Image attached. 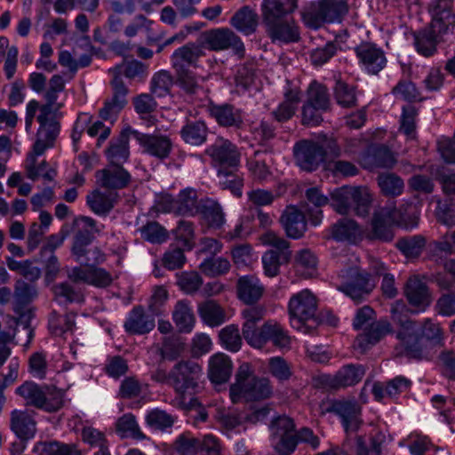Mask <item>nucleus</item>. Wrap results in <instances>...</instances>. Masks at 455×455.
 <instances>
[{
  "mask_svg": "<svg viewBox=\"0 0 455 455\" xmlns=\"http://www.w3.org/2000/svg\"><path fill=\"white\" fill-rule=\"evenodd\" d=\"M411 312L403 300H397L391 307V318L398 326L396 338L406 355L410 357L420 358L422 354L421 337L437 344L442 340V331L439 325L433 323L431 319H426L421 326V335L419 334L417 322L409 316V313Z\"/></svg>",
  "mask_w": 455,
  "mask_h": 455,
  "instance_id": "1",
  "label": "nucleus"
},
{
  "mask_svg": "<svg viewBox=\"0 0 455 455\" xmlns=\"http://www.w3.org/2000/svg\"><path fill=\"white\" fill-rule=\"evenodd\" d=\"M265 314V308L261 306L250 307L243 310L244 323L242 332L245 341L252 347L260 349L268 341L279 348L290 347L291 339L283 328L277 323L267 322L260 328L257 323Z\"/></svg>",
  "mask_w": 455,
  "mask_h": 455,
  "instance_id": "2",
  "label": "nucleus"
},
{
  "mask_svg": "<svg viewBox=\"0 0 455 455\" xmlns=\"http://www.w3.org/2000/svg\"><path fill=\"white\" fill-rule=\"evenodd\" d=\"M273 394L270 381L253 374L249 363L241 364L235 373V381L230 386L229 396L233 403L268 399Z\"/></svg>",
  "mask_w": 455,
  "mask_h": 455,
  "instance_id": "3",
  "label": "nucleus"
},
{
  "mask_svg": "<svg viewBox=\"0 0 455 455\" xmlns=\"http://www.w3.org/2000/svg\"><path fill=\"white\" fill-rule=\"evenodd\" d=\"M295 163L302 170L313 172L323 164L328 156L338 157L340 148L332 138L324 137L321 141L303 140L293 148Z\"/></svg>",
  "mask_w": 455,
  "mask_h": 455,
  "instance_id": "4",
  "label": "nucleus"
},
{
  "mask_svg": "<svg viewBox=\"0 0 455 455\" xmlns=\"http://www.w3.org/2000/svg\"><path fill=\"white\" fill-rule=\"evenodd\" d=\"M411 204L403 205L400 208L384 206L376 210L371 219V232L374 238L388 242L394 237L391 227L393 225L404 228L413 227L417 224L415 219L411 220L407 212Z\"/></svg>",
  "mask_w": 455,
  "mask_h": 455,
  "instance_id": "5",
  "label": "nucleus"
},
{
  "mask_svg": "<svg viewBox=\"0 0 455 455\" xmlns=\"http://www.w3.org/2000/svg\"><path fill=\"white\" fill-rule=\"evenodd\" d=\"M16 394L25 401L26 405L49 413L56 412L63 406V393L53 387L25 381L17 387Z\"/></svg>",
  "mask_w": 455,
  "mask_h": 455,
  "instance_id": "6",
  "label": "nucleus"
},
{
  "mask_svg": "<svg viewBox=\"0 0 455 455\" xmlns=\"http://www.w3.org/2000/svg\"><path fill=\"white\" fill-rule=\"evenodd\" d=\"M339 277L340 284L338 289L356 303L370 295L376 287V282L371 275L358 266L341 269Z\"/></svg>",
  "mask_w": 455,
  "mask_h": 455,
  "instance_id": "7",
  "label": "nucleus"
},
{
  "mask_svg": "<svg viewBox=\"0 0 455 455\" xmlns=\"http://www.w3.org/2000/svg\"><path fill=\"white\" fill-rule=\"evenodd\" d=\"M261 241L264 244L274 248L267 251L262 257L266 275L274 277L279 274L280 266L288 263L291 259L290 243L273 231L265 233L261 236Z\"/></svg>",
  "mask_w": 455,
  "mask_h": 455,
  "instance_id": "8",
  "label": "nucleus"
},
{
  "mask_svg": "<svg viewBox=\"0 0 455 455\" xmlns=\"http://www.w3.org/2000/svg\"><path fill=\"white\" fill-rule=\"evenodd\" d=\"M201 365L192 360H181L172 368V388L180 399L186 398L199 387Z\"/></svg>",
  "mask_w": 455,
  "mask_h": 455,
  "instance_id": "9",
  "label": "nucleus"
},
{
  "mask_svg": "<svg viewBox=\"0 0 455 455\" xmlns=\"http://www.w3.org/2000/svg\"><path fill=\"white\" fill-rule=\"evenodd\" d=\"M347 12L346 0H322L303 12L302 18L307 26L317 28L324 22L339 20Z\"/></svg>",
  "mask_w": 455,
  "mask_h": 455,
  "instance_id": "10",
  "label": "nucleus"
},
{
  "mask_svg": "<svg viewBox=\"0 0 455 455\" xmlns=\"http://www.w3.org/2000/svg\"><path fill=\"white\" fill-rule=\"evenodd\" d=\"M365 370L363 365L347 364L343 366L334 375L323 374L317 379L318 385L328 390H338L357 384Z\"/></svg>",
  "mask_w": 455,
  "mask_h": 455,
  "instance_id": "11",
  "label": "nucleus"
},
{
  "mask_svg": "<svg viewBox=\"0 0 455 455\" xmlns=\"http://www.w3.org/2000/svg\"><path fill=\"white\" fill-rule=\"evenodd\" d=\"M203 43L208 44L212 51H222L232 48L240 57L243 56L244 45L240 37L227 28H215L202 34Z\"/></svg>",
  "mask_w": 455,
  "mask_h": 455,
  "instance_id": "12",
  "label": "nucleus"
},
{
  "mask_svg": "<svg viewBox=\"0 0 455 455\" xmlns=\"http://www.w3.org/2000/svg\"><path fill=\"white\" fill-rule=\"evenodd\" d=\"M206 154L212 158L218 169H235L240 164V152L230 140L222 137L206 149Z\"/></svg>",
  "mask_w": 455,
  "mask_h": 455,
  "instance_id": "13",
  "label": "nucleus"
},
{
  "mask_svg": "<svg viewBox=\"0 0 455 455\" xmlns=\"http://www.w3.org/2000/svg\"><path fill=\"white\" fill-rule=\"evenodd\" d=\"M325 411L339 416L347 433L356 432L363 424L361 406L354 398L332 400Z\"/></svg>",
  "mask_w": 455,
  "mask_h": 455,
  "instance_id": "14",
  "label": "nucleus"
},
{
  "mask_svg": "<svg viewBox=\"0 0 455 455\" xmlns=\"http://www.w3.org/2000/svg\"><path fill=\"white\" fill-rule=\"evenodd\" d=\"M68 278L74 283H86L97 288L108 287L112 282V275L105 268L93 265L75 267L67 270Z\"/></svg>",
  "mask_w": 455,
  "mask_h": 455,
  "instance_id": "15",
  "label": "nucleus"
},
{
  "mask_svg": "<svg viewBox=\"0 0 455 455\" xmlns=\"http://www.w3.org/2000/svg\"><path fill=\"white\" fill-rule=\"evenodd\" d=\"M72 229L74 237L71 251L75 257L80 258L84 252V248L91 244L94 235L99 234L100 229L93 219L85 216L76 218L72 222Z\"/></svg>",
  "mask_w": 455,
  "mask_h": 455,
  "instance_id": "16",
  "label": "nucleus"
},
{
  "mask_svg": "<svg viewBox=\"0 0 455 455\" xmlns=\"http://www.w3.org/2000/svg\"><path fill=\"white\" fill-rule=\"evenodd\" d=\"M317 309L315 297L307 290L293 295L289 302V313L291 319L304 323L315 317Z\"/></svg>",
  "mask_w": 455,
  "mask_h": 455,
  "instance_id": "17",
  "label": "nucleus"
},
{
  "mask_svg": "<svg viewBox=\"0 0 455 455\" xmlns=\"http://www.w3.org/2000/svg\"><path fill=\"white\" fill-rule=\"evenodd\" d=\"M131 133L143 147L144 152L159 159L169 156L172 143L167 136L148 135L137 131H131Z\"/></svg>",
  "mask_w": 455,
  "mask_h": 455,
  "instance_id": "18",
  "label": "nucleus"
},
{
  "mask_svg": "<svg viewBox=\"0 0 455 455\" xmlns=\"http://www.w3.org/2000/svg\"><path fill=\"white\" fill-rule=\"evenodd\" d=\"M203 44L188 43L175 50L172 55V66L176 69H189L197 68L198 60L204 55Z\"/></svg>",
  "mask_w": 455,
  "mask_h": 455,
  "instance_id": "19",
  "label": "nucleus"
},
{
  "mask_svg": "<svg viewBox=\"0 0 455 455\" xmlns=\"http://www.w3.org/2000/svg\"><path fill=\"white\" fill-rule=\"evenodd\" d=\"M355 51L360 62L371 74H378L386 65L387 60L383 51L372 44H361Z\"/></svg>",
  "mask_w": 455,
  "mask_h": 455,
  "instance_id": "20",
  "label": "nucleus"
},
{
  "mask_svg": "<svg viewBox=\"0 0 455 455\" xmlns=\"http://www.w3.org/2000/svg\"><path fill=\"white\" fill-rule=\"evenodd\" d=\"M34 411L13 410L11 412L10 427L12 431L21 440L34 437L36 432V421Z\"/></svg>",
  "mask_w": 455,
  "mask_h": 455,
  "instance_id": "21",
  "label": "nucleus"
},
{
  "mask_svg": "<svg viewBox=\"0 0 455 455\" xmlns=\"http://www.w3.org/2000/svg\"><path fill=\"white\" fill-rule=\"evenodd\" d=\"M404 295L410 305L419 310H425L431 303V294L427 285L418 276L410 277L404 286Z\"/></svg>",
  "mask_w": 455,
  "mask_h": 455,
  "instance_id": "22",
  "label": "nucleus"
},
{
  "mask_svg": "<svg viewBox=\"0 0 455 455\" xmlns=\"http://www.w3.org/2000/svg\"><path fill=\"white\" fill-rule=\"evenodd\" d=\"M95 177L102 188L108 189H122L131 181L130 173L122 165L116 164L96 172Z\"/></svg>",
  "mask_w": 455,
  "mask_h": 455,
  "instance_id": "23",
  "label": "nucleus"
},
{
  "mask_svg": "<svg viewBox=\"0 0 455 455\" xmlns=\"http://www.w3.org/2000/svg\"><path fill=\"white\" fill-rule=\"evenodd\" d=\"M286 235L291 238L301 237L307 230V221L302 212L295 206H288L280 217Z\"/></svg>",
  "mask_w": 455,
  "mask_h": 455,
  "instance_id": "24",
  "label": "nucleus"
},
{
  "mask_svg": "<svg viewBox=\"0 0 455 455\" xmlns=\"http://www.w3.org/2000/svg\"><path fill=\"white\" fill-rule=\"evenodd\" d=\"M297 7V0H263L262 18L264 23L281 20Z\"/></svg>",
  "mask_w": 455,
  "mask_h": 455,
  "instance_id": "25",
  "label": "nucleus"
},
{
  "mask_svg": "<svg viewBox=\"0 0 455 455\" xmlns=\"http://www.w3.org/2000/svg\"><path fill=\"white\" fill-rule=\"evenodd\" d=\"M232 369V361L227 355L223 353L215 354L209 360V379L215 384L225 383L229 379Z\"/></svg>",
  "mask_w": 455,
  "mask_h": 455,
  "instance_id": "26",
  "label": "nucleus"
},
{
  "mask_svg": "<svg viewBox=\"0 0 455 455\" xmlns=\"http://www.w3.org/2000/svg\"><path fill=\"white\" fill-rule=\"evenodd\" d=\"M155 319L140 306L134 307L124 323V329L132 334H146L155 328Z\"/></svg>",
  "mask_w": 455,
  "mask_h": 455,
  "instance_id": "27",
  "label": "nucleus"
},
{
  "mask_svg": "<svg viewBox=\"0 0 455 455\" xmlns=\"http://www.w3.org/2000/svg\"><path fill=\"white\" fill-rule=\"evenodd\" d=\"M452 0H432L430 8L433 15V26L439 31H447L455 25V15L451 13Z\"/></svg>",
  "mask_w": 455,
  "mask_h": 455,
  "instance_id": "28",
  "label": "nucleus"
},
{
  "mask_svg": "<svg viewBox=\"0 0 455 455\" xmlns=\"http://www.w3.org/2000/svg\"><path fill=\"white\" fill-rule=\"evenodd\" d=\"M131 128L124 130L120 135L112 140L107 149V157L111 164L122 165L129 157V135L132 134Z\"/></svg>",
  "mask_w": 455,
  "mask_h": 455,
  "instance_id": "29",
  "label": "nucleus"
},
{
  "mask_svg": "<svg viewBox=\"0 0 455 455\" xmlns=\"http://www.w3.org/2000/svg\"><path fill=\"white\" fill-rule=\"evenodd\" d=\"M258 23V14L247 5L236 11L230 19L231 26L245 36L254 33L257 29Z\"/></svg>",
  "mask_w": 455,
  "mask_h": 455,
  "instance_id": "30",
  "label": "nucleus"
},
{
  "mask_svg": "<svg viewBox=\"0 0 455 455\" xmlns=\"http://www.w3.org/2000/svg\"><path fill=\"white\" fill-rule=\"evenodd\" d=\"M236 289L238 298L246 304L256 303L262 297L264 291L259 280L252 275L240 277Z\"/></svg>",
  "mask_w": 455,
  "mask_h": 455,
  "instance_id": "31",
  "label": "nucleus"
},
{
  "mask_svg": "<svg viewBox=\"0 0 455 455\" xmlns=\"http://www.w3.org/2000/svg\"><path fill=\"white\" fill-rule=\"evenodd\" d=\"M182 140L191 146H201L207 140L208 127L201 120L188 121L180 132Z\"/></svg>",
  "mask_w": 455,
  "mask_h": 455,
  "instance_id": "32",
  "label": "nucleus"
},
{
  "mask_svg": "<svg viewBox=\"0 0 455 455\" xmlns=\"http://www.w3.org/2000/svg\"><path fill=\"white\" fill-rule=\"evenodd\" d=\"M446 32L447 31H439V28L434 27L433 21H431L428 28L415 35L417 51L427 57L432 55L436 50L438 36Z\"/></svg>",
  "mask_w": 455,
  "mask_h": 455,
  "instance_id": "33",
  "label": "nucleus"
},
{
  "mask_svg": "<svg viewBox=\"0 0 455 455\" xmlns=\"http://www.w3.org/2000/svg\"><path fill=\"white\" fill-rule=\"evenodd\" d=\"M16 328L13 332L0 331V346H7L16 339V343L28 347L34 336V330L28 321L15 322Z\"/></svg>",
  "mask_w": 455,
  "mask_h": 455,
  "instance_id": "34",
  "label": "nucleus"
},
{
  "mask_svg": "<svg viewBox=\"0 0 455 455\" xmlns=\"http://www.w3.org/2000/svg\"><path fill=\"white\" fill-rule=\"evenodd\" d=\"M117 201V194L113 191H93L87 196V204L92 212L99 215H107Z\"/></svg>",
  "mask_w": 455,
  "mask_h": 455,
  "instance_id": "35",
  "label": "nucleus"
},
{
  "mask_svg": "<svg viewBox=\"0 0 455 455\" xmlns=\"http://www.w3.org/2000/svg\"><path fill=\"white\" fill-rule=\"evenodd\" d=\"M176 84L188 95H197L203 92L201 82L204 79L197 76L191 69H176Z\"/></svg>",
  "mask_w": 455,
  "mask_h": 455,
  "instance_id": "36",
  "label": "nucleus"
},
{
  "mask_svg": "<svg viewBox=\"0 0 455 455\" xmlns=\"http://www.w3.org/2000/svg\"><path fill=\"white\" fill-rule=\"evenodd\" d=\"M368 168H388L391 169L396 163L394 153L385 145L373 147L367 156Z\"/></svg>",
  "mask_w": 455,
  "mask_h": 455,
  "instance_id": "37",
  "label": "nucleus"
},
{
  "mask_svg": "<svg viewBox=\"0 0 455 455\" xmlns=\"http://www.w3.org/2000/svg\"><path fill=\"white\" fill-rule=\"evenodd\" d=\"M209 112L221 126H239L242 124L238 111L235 110L234 107L229 104L211 105Z\"/></svg>",
  "mask_w": 455,
  "mask_h": 455,
  "instance_id": "38",
  "label": "nucleus"
},
{
  "mask_svg": "<svg viewBox=\"0 0 455 455\" xmlns=\"http://www.w3.org/2000/svg\"><path fill=\"white\" fill-rule=\"evenodd\" d=\"M267 27V33L273 41L296 42L299 39V33L296 26L288 22H283L282 20L273 23H265Z\"/></svg>",
  "mask_w": 455,
  "mask_h": 455,
  "instance_id": "39",
  "label": "nucleus"
},
{
  "mask_svg": "<svg viewBox=\"0 0 455 455\" xmlns=\"http://www.w3.org/2000/svg\"><path fill=\"white\" fill-rule=\"evenodd\" d=\"M34 451L39 455H81L75 444L54 442H39L35 445Z\"/></svg>",
  "mask_w": 455,
  "mask_h": 455,
  "instance_id": "40",
  "label": "nucleus"
},
{
  "mask_svg": "<svg viewBox=\"0 0 455 455\" xmlns=\"http://www.w3.org/2000/svg\"><path fill=\"white\" fill-rule=\"evenodd\" d=\"M353 188L342 187L331 193V205L340 215H347L352 211Z\"/></svg>",
  "mask_w": 455,
  "mask_h": 455,
  "instance_id": "41",
  "label": "nucleus"
},
{
  "mask_svg": "<svg viewBox=\"0 0 455 455\" xmlns=\"http://www.w3.org/2000/svg\"><path fill=\"white\" fill-rule=\"evenodd\" d=\"M172 319L180 332H190L195 324L191 307L184 301H178L172 312Z\"/></svg>",
  "mask_w": 455,
  "mask_h": 455,
  "instance_id": "42",
  "label": "nucleus"
},
{
  "mask_svg": "<svg viewBox=\"0 0 455 455\" xmlns=\"http://www.w3.org/2000/svg\"><path fill=\"white\" fill-rule=\"evenodd\" d=\"M377 181L381 193L387 196H397L403 191V180L395 173L382 172L379 174Z\"/></svg>",
  "mask_w": 455,
  "mask_h": 455,
  "instance_id": "43",
  "label": "nucleus"
},
{
  "mask_svg": "<svg viewBox=\"0 0 455 455\" xmlns=\"http://www.w3.org/2000/svg\"><path fill=\"white\" fill-rule=\"evenodd\" d=\"M198 312L202 319L210 326H219L225 322V312L221 307L213 300L201 304Z\"/></svg>",
  "mask_w": 455,
  "mask_h": 455,
  "instance_id": "44",
  "label": "nucleus"
},
{
  "mask_svg": "<svg viewBox=\"0 0 455 455\" xmlns=\"http://www.w3.org/2000/svg\"><path fill=\"white\" fill-rule=\"evenodd\" d=\"M360 234L361 229L359 225L351 219H340L331 227V235L336 240H350L355 238Z\"/></svg>",
  "mask_w": 455,
  "mask_h": 455,
  "instance_id": "45",
  "label": "nucleus"
},
{
  "mask_svg": "<svg viewBox=\"0 0 455 455\" xmlns=\"http://www.w3.org/2000/svg\"><path fill=\"white\" fill-rule=\"evenodd\" d=\"M36 159L35 155L30 154L28 156L25 165L27 177L32 180H36L42 176L44 180L49 181L53 180L56 176V171L52 168L48 169V164L46 161H43L38 165H36Z\"/></svg>",
  "mask_w": 455,
  "mask_h": 455,
  "instance_id": "46",
  "label": "nucleus"
},
{
  "mask_svg": "<svg viewBox=\"0 0 455 455\" xmlns=\"http://www.w3.org/2000/svg\"><path fill=\"white\" fill-rule=\"evenodd\" d=\"M176 215H194L197 212V194L194 189L182 190L176 198Z\"/></svg>",
  "mask_w": 455,
  "mask_h": 455,
  "instance_id": "47",
  "label": "nucleus"
},
{
  "mask_svg": "<svg viewBox=\"0 0 455 455\" xmlns=\"http://www.w3.org/2000/svg\"><path fill=\"white\" fill-rule=\"evenodd\" d=\"M352 211L358 217H366L370 213L372 196L366 188H353Z\"/></svg>",
  "mask_w": 455,
  "mask_h": 455,
  "instance_id": "48",
  "label": "nucleus"
},
{
  "mask_svg": "<svg viewBox=\"0 0 455 455\" xmlns=\"http://www.w3.org/2000/svg\"><path fill=\"white\" fill-rule=\"evenodd\" d=\"M320 109L328 110L330 108V96L326 86L317 82L310 84L307 89V101Z\"/></svg>",
  "mask_w": 455,
  "mask_h": 455,
  "instance_id": "49",
  "label": "nucleus"
},
{
  "mask_svg": "<svg viewBox=\"0 0 455 455\" xmlns=\"http://www.w3.org/2000/svg\"><path fill=\"white\" fill-rule=\"evenodd\" d=\"M117 433L123 437H132L135 439H143L145 435L140 430L135 417L127 413L118 419L116 424Z\"/></svg>",
  "mask_w": 455,
  "mask_h": 455,
  "instance_id": "50",
  "label": "nucleus"
},
{
  "mask_svg": "<svg viewBox=\"0 0 455 455\" xmlns=\"http://www.w3.org/2000/svg\"><path fill=\"white\" fill-rule=\"evenodd\" d=\"M234 170L218 169L217 174L221 188L230 190L233 195L240 197L242 196L243 180L234 172Z\"/></svg>",
  "mask_w": 455,
  "mask_h": 455,
  "instance_id": "51",
  "label": "nucleus"
},
{
  "mask_svg": "<svg viewBox=\"0 0 455 455\" xmlns=\"http://www.w3.org/2000/svg\"><path fill=\"white\" fill-rule=\"evenodd\" d=\"M37 296V290L33 283H27L18 279L14 284L13 299L19 306L29 304Z\"/></svg>",
  "mask_w": 455,
  "mask_h": 455,
  "instance_id": "52",
  "label": "nucleus"
},
{
  "mask_svg": "<svg viewBox=\"0 0 455 455\" xmlns=\"http://www.w3.org/2000/svg\"><path fill=\"white\" fill-rule=\"evenodd\" d=\"M221 345L228 351L237 352L242 347V337L236 325L224 327L219 333Z\"/></svg>",
  "mask_w": 455,
  "mask_h": 455,
  "instance_id": "53",
  "label": "nucleus"
},
{
  "mask_svg": "<svg viewBox=\"0 0 455 455\" xmlns=\"http://www.w3.org/2000/svg\"><path fill=\"white\" fill-rule=\"evenodd\" d=\"M200 270L208 276H217L228 272L229 261L222 257H210L205 259L200 265Z\"/></svg>",
  "mask_w": 455,
  "mask_h": 455,
  "instance_id": "54",
  "label": "nucleus"
},
{
  "mask_svg": "<svg viewBox=\"0 0 455 455\" xmlns=\"http://www.w3.org/2000/svg\"><path fill=\"white\" fill-rule=\"evenodd\" d=\"M141 236L152 243H162L168 239V231L156 221L148 222L140 228Z\"/></svg>",
  "mask_w": 455,
  "mask_h": 455,
  "instance_id": "55",
  "label": "nucleus"
},
{
  "mask_svg": "<svg viewBox=\"0 0 455 455\" xmlns=\"http://www.w3.org/2000/svg\"><path fill=\"white\" fill-rule=\"evenodd\" d=\"M177 277L178 286L188 294L196 292L203 284V278L195 271L182 272Z\"/></svg>",
  "mask_w": 455,
  "mask_h": 455,
  "instance_id": "56",
  "label": "nucleus"
},
{
  "mask_svg": "<svg viewBox=\"0 0 455 455\" xmlns=\"http://www.w3.org/2000/svg\"><path fill=\"white\" fill-rule=\"evenodd\" d=\"M146 421L155 429L164 430L172 427L175 417L167 413L165 411L155 409L148 413Z\"/></svg>",
  "mask_w": 455,
  "mask_h": 455,
  "instance_id": "57",
  "label": "nucleus"
},
{
  "mask_svg": "<svg viewBox=\"0 0 455 455\" xmlns=\"http://www.w3.org/2000/svg\"><path fill=\"white\" fill-rule=\"evenodd\" d=\"M425 245V239L419 235L400 239L396 246L407 257H418Z\"/></svg>",
  "mask_w": 455,
  "mask_h": 455,
  "instance_id": "58",
  "label": "nucleus"
},
{
  "mask_svg": "<svg viewBox=\"0 0 455 455\" xmlns=\"http://www.w3.org/2000/svg\"><path fill=\"white\" fill-rule=\"evenodd\" d=\"M334 96L339 105L343 108H351L355 105L356 97L355 89L342 81H338L334 87Z\"/></svg>",
  "mask_w": 455,
  "mask_h": 455,
  "instance_id": "59",
  "label": "nucleus"
},
{
  "mask_svg": "<svg viewBox=\"0 0 455 455\" xmlns=\"http://www.w3.org/2000/svg\"><path fill=\"white\" fill-rule=\"evenodd\" d=\"M173 84V77L169 71L162 70L154 75L151 82V91L159 97L170 92Z\"/></svg>",
  "mask_w": 455,
  "mask_h": 455,
  "instance_id": "60",
  "label": "nucleus"
},
{
  "mask_svg": "<svg viewBox=\"0 0 455 455\" xmlns=\"http://www.w3.org/2000/svg\"><path fill=\"white\" fill-rule=\"evenodd\" d=\"M204 219L212 228H219L225 222V216L220 204L211 201L207 203L202 211Z\"/></svg>",
  "mask_w": 455,
  "mask_h": 455,
  "instance_id": "61",
  "label": "nucleus"
},
{
  "mask_svg": "<svg viewBox=\"0 0 455 455\" xmlns=\"http://www.w3.org/2000/svg\"><path fill=\"white\" fill-rule=\"evenodd\" d=\"M393 94L405 101H420L422 98L415 84L411 81L402 80L394 88Z\"/></svg>",
  "mask_w": 455,
  "mask_h": 455,
  "instance_id": "62",
  "label": "nucleus"
},
{
  "mask_svg": "<svg viewBox=\"0 0 455 455\" xmlns=\"http://www.w3.org/2000/svg\"><path fill=\"white\" fill-rule=\"evenodd\" d=\"M174 237L180 242L188 250H191L194 246V227L193 224L187 220H180L177 228L173 230Z\"/></svg>",
  "mask_w": 455,
  "mask_h": 455,
  "instance_id": "63",
  "label": "nucleus"
},
{
  "mask_svg": "<svg viewBox=\"0 0 455 455\" xmlns=\"http://www.w3.org/2000/svg\"><path fill=\"white\" fill-rule=\"evenodd\" d=\"M184 350V344L177 337L164 338L160 354L164 359L173 361L177 359Z\"/></svg>",
  "mask_w": 455,
  "mask_h": 455,
  "instance_id": "64",
  "label": "nucleus"
}]
</instances>
